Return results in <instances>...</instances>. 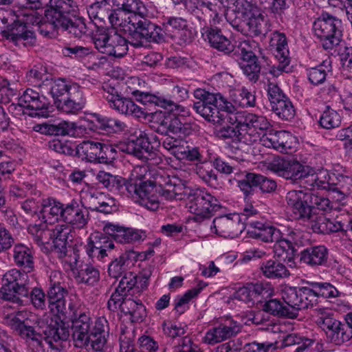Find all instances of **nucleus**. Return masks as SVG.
<instances>
[{"mask_svg":"<svg viewBox=\"0 0 352 352\" xmlns=\"http://www.w3.org/2000/svg\"><path fill=\"white\" fill-rule=\"evenodd\" d=\"M188 208L196 221L208 219L221 208L220 201L204 188H197L188 196Z\"/></svg>","mask_w":352,"mask_h":352,"instance_id":"11","label":"nucleus"},{"mask_svg":"<svg viewBox=\"0 0 352 352\" xmlns=\"http://www.w3.org/2000/svg\"><path fill=\"white\" fill-rule=\"evenodd\" d=\"M343 30L342 20L327 12H322L313 23L314 36L326 51H331L340 45Z\"/></svg>","mask_w":352,"mask_h":352,"instance_id":"5","label":"nucleus"},{"mask_svg":"<svg viewBox=\"0 0 352 352\" xmlns=\"http://www.w3.org/2000/svg\"><path fill=\"white\" fill-rule=\"evenodd\" d=\"M239 114L232 121L237 122L242 126L243 144L252 145L261 141L262 136L270 127L271 124L267 119L262 116L250 113L247 111H238Z\"/></svg>","mask_w":352,"mask_h":352,"instance_id":"9","label":"nucleus"},{"mask_svg":"<svg viewBox=\"0 0 352 352\" xmlns=\"http://www.w3.org/2000/svg\"><path fill=\"white\" fill-rule=\"evenodd\" d=\"M238 50V54L241 56L240 68L250 81L256 82L259 78L261 67L258 57L252 51L250 41L245 40L239 42Z\"/></svg>","mask_w":352,"mask_h":352,"instance_id":"18","label":"nucleus"},{"mask_svg":"<svg viewBox=\"0 0 352 352\" xmlns=\"http://www.w3.org/2000/svg\"><path fill=\"white\" fill-rule=\"evenodd\" d=\"M85 128L78 126L76 123L69 121H61L58 124H44L40 126L39 131L45 135L56 136H80Z\"/></svg>","mask_w":352,"mask_h":352,"instance_id":"34","label":"nucleus"},{"mask_svg":"<svg viewBox=\"0 0 352 352\" xmlns=\"http://www.w3.org/2000/svg\"><path fill=\"white\" fill-rule=\"evenodd\" d=\"M288 291L287 297L289 302L304 309L316 305L319 297L332 298L340 294L336 287L327 282H307L305 286L289 289Z\"/></svg>","mask_w":352,"mask_h":352,"instance_id":"2","label":"nucleus"},{"mask_svg":"<svg viewBox=\"0 0 352 352\" xmlns=\"http://www.w3.org/2000/svg\"><path fill=\"white\" fill-rule=\"evenodd\" d=\"M65 204L56 201L53 198L44 199L41 203V209L39 211L38 218L45 223L53 224L58 219L62 220Z\"/></svg>","mask_w":352,"mask_h":352,"instance_id":"37","label":"nucleus"},{"mask_svg":"<svg viewBox=\"0 0 352 352\" xmlns=\"http://www.w3.org/2000/svg\"><path fill=\"white\" fill-rule=\"evenodd\" d=\"M152 98L155 100V106L163 108L173 113L175 116L179 117L180 116L184 117L188 114V111L184 107L166 96H158V97H153Z\"/></svg>","mask_w":352,"mask_h":352,"instance_id":"56","label":"nucleus"},{"mask_svg":"<svg viewBox=\"0 0 352 352\" xmlns=\"http://www.w3.org/2000/svg\"><path fill=\"white\" fill-rule=\"evenodd\" d=\"M35 317L30 311L22 310L8 318L11 329L28 345L30 352H45L42 336L32 325V318Z\"/></svg>","mask_w":352,"mask_h":352,"instance_id":"7","label":"nucleus"},{"mask_svg":"<svg viewBox=\"0 0 352 352\" xmlns=\"http://www.w3.org/2000/svg\"><path fill=\"white\" fill-rule=\"evenodd\" d=\"M274 243L273 250L277 258L287 263L294 262L298 250L284 238L283 232L280 234L279 239Z\"/></svg>","mask_w":352,"mask_h":352,"instance_id":"45","label":"nucleus"},{"mask_svg":"<svg viewBox=\"0 0 352 352\" xmlns=\"http://www.w3.org/2000/svg\"><path fill=\"white\" fill-rule=\"evenodd\" d=\"M58 276L60 274L54 272L50 277L49 288L47 292L48 307L50 311L55 315L66 316L68 311L66 310L65 298L68 292L63 283L56 280Z\"/></svg>","mask_w":352,"mask_h":352,"instance_id":"16","label":"nucleus"},{"mask_svg":"<svg viewBox=\"0 0 352 352\" xmlns=\"http://www.w3.org/2000/svg\"><path fill=\"white\" fill-rule=\"evenodd\" d=\"M94 118L96 127L107 133L122 131L126 127L124 122L98 113H94Z\"/></svg>","mask_w":352,"mask_h":352,"instance_id":"50","label":"nucleus"},{"mask_svg":"<svg viewBox=\"0 0 352 352\" xmlns=\"http://www.w3.org/2000/svg\"><path fill=\"white\" fill-rule=\"evenodd\" d=\"M285 200L297 219L309 220L315 212L311 205V192L290 190L287 193Z\"/></svg>","mask_w":352,"mask_h":352,"instance_id":"17","label":"nucleus"},{"mask_svg":"<svg viewBox=\"0 0 352 352\" xmlns=\"http://www.w3.org/2000/svg\"><path fill=\"white\" fill-rule=\"evenodd\" d=\"M43 333L45 341L51 346L54 342L67 340L70 336L69 324L58 316L50 319Z\"/></svg>","mask_w":352,"mask_h":352,"instance_id":"30","label":"nucleus"},{"mask_svg":"<svg viewBox=\"0 0 352 352\" xmlns=\"http://www.w3.org/2000/svg\"><path fill=\"white\" fill-rule=\"evenodd\" d=\"M111 46L104 50V54L116 58H120L128 52V43L125 38L113 31L110 35Z\"/></svg>","mask_w":352,"mask_h":352,"instance_id":"49","label":"nucleus"},{"mask_svg":"<svg viewBox=\"0 0 352 352\" xmlns=\"http://www.w3.org/2000/svg\"><path fill=\"white\" fill-rule=\"evenodd\" d=\"M242 329V325L232 318H222L208 330L203 341L210 345L226 341L236 336Z\"/></svg>","mask_w":352,"mask_h":352,"instance_id":"15","label":"nucleus"},{"mask_svg":"<svg viewBox=\"0 0 352 352\" xmlns=\"http://www.w3.org/2000/svg\"><path fill=\"white\" fill-rule=\"evenodd\" d=\"M47 224L43 221L40 224L30 225L28 228L29 234L38 245L48 244L52 239V229L47 227Z\"/></svg>","mask_w":352,"mask_h":352,"instance_id":"54","label":"nucleus"},{"mask_svg":"<svg viewBox=\"0 0 352 352\" xmlns=\"http://www.w3.org/2000/svg\"><path fill=\"white\" fill-rule=\"evenodd\" d=\"M130 34L134 37L144 39L146 42L162 43L164 42L161 26L152 22L144 15L128 16Z\"/></svg>","mask_w":352,"mask_h":352,"instance_id":"12","label":"nucleus"},{"mask_svg":"<svg viewBox=\"0 0 352 352\" xmlns=\"http://www.w3.org/2000/svg\"><path fill=\"white\" fill-rule=\"evenodd\" d=\"M0 32L3 38L18 45L21 42L33 44L35 34L21 20L15 19L12 12L0 9Z\"/></svg>","mask_w":352,"mask_h":352,"instance_id":"8","label":"nucleus"},{"mask_svg":"<svg viewBox=\"0 0 352 352\" xmlns=\"http://www.w3.org/2000/svg\"><path fill=\"white\" fill-rule=\"evenodd\" d=\"M329 176L326 170L316 172L309 166H304L303 173L298 179L300 186L303 188L313 190L317 189H327L329 188Z\"/></svg>","mask_w":352,"mask_h":352,"instance_id":"31","label":"nucleus"},{"mask_svg":"<svg viewBox=\"0 0 352 352\" xmlns=\"http://www.w3.org/2000/svg\"><path fill=\"white\" fill-rule=\"evenodd\" d=\"M195 171L200 179L210 186L217 185V175L210 164L201 162L196 165Z\"/></svg>","mask_w":352,"mask_h":352,"instance_id":"62","label":"nucleus"},{"mask_svg":"<svg viewBox=\"0 0 352 352\" xmlns=\"http://www.w3.org/2000/svg\"><path fill=\"white\" fill-rule=\"evenodd\" d=\"M250 237L265 243H274L280 237L282 232L274 226L258 221L251 229H248Z\"/></svg>","mask_w":352,"mask_h":352,"instance_id":"40","label":"nucleus"},{"mask_svg":"<svg viewBox=\"0 0 352 352\" xmlns=\"http://www.w3.org/2000/svg\"><path fill=\"white\" fill-rule=\"evenodd\" d=\"M240 218L233 214L230 215L220 216L213 220V226L211 229H214L215 233L221 236L233 237L237 235L239 232H241L240 226Z\"/></svg>","mask_w":352,"mask_h":352,"instance_id":"36","label":"nucleus"},{"mask_svg":"<svg viewBox=\"0 0 352 352\" xmlns=\"http://www.w3.org/2000/svg\"><path fill=\"white\" fill-rule=\"evenodd\" d=\"M227 116L226 119L229 124L224 125L216 130L217 136L221 140H231L232 142H239L243 143V136H242V126L234 120L239 114L238 111L236 110L234 106V109L232 112H226Z\"/></svg>","mask_w":352,"mask_h":352,"instance_id":"35","label":"nucleus"},{"mask_svg":"<svg viewBox=\"0 0 352 352\" xmlns=\"http://www.w3.org/2000/svg\"><path fill=\"white\" fill-rule=\"evenodd\" d=\"M293 138L292 135L287 131L270 130L262 136L261 144L265 147L287 153L292 147Z\"/></svg>","mask_w":352,"mask_h":352,"instance_id":"32","label":"nucleus"},{"mask_svg":"<svg viewBox=\"0 0 352 352\" xmlns=\"http://www.w3.org/2000/svg\"><path fill=\"white\" fill-rule=\"evenodd\" d=\"M67 318L72 322V338L74 347L87 349L89 346L94 322L88 312L75 302H69Z\"/></svg>","mask_w":352,"mask_h":352,"instance_id":"6","label":"nucleus"},{"mask_svg":"<svg viewBox=\"0 0 352 352\" xmlns=\"http://www.w3.org/2000/svg\"><path fill=\"white\" fill-rule=\"evenodd\" d=\"M19 101L21 105L33 111L30 113L31 116L47 118L50 116V102L43 94L33 89H27Z\"/></svg>","mask_w":352,"mask_h":352,"instance_id":"19","label":"nucleus"},{"mask_svg":"<svg viewBox=\"0 0 352 352\" xmlns=\"http://www.w3.org/2000/svg\"><path fill=\"white\" fill-rule=\"evenodd\" d=\"M57 103L56 107L58 111L67 114H78L86 104L83 88L80 85H74L69 96Z\"/></svg>","mask_w":352,"mask_h":352,"instance_id":"27","label":"nucleus"},{"mask_svg":"<svg viewBox=\"0 0 352 352\" xmlns=\"http://www.w3.org/2000/svg\"><path fill=\"white\" fill-rule=\"evenodd\" d=\"M166 119L170 133L177 135L179 138L189 136L197 129L196 124L186 122H183L178 116Z\"/></svg>","mask_w":352,"mask_h":352,"instance_id":"48","label":"nucleus"},{"mask_svg":"<svg viewBox=\"0 0 352 352\" xmlns=\"http://www.w3.org/2000/svg\"><path fill=\"white\" fill-rule=\"evenodd\" d=\"M50 6L45 10V18L53 25L64 21L69 15H75L77 4L74 0H50Z\"/></svg>","mask_w":352,"mask_h":352,"instance_id":"21","label":"nucleus"},{"mask_svg":"<svg viewBox=\"0 0 352 352\" xmlns=\"http://www.w3.org/2000/svg\"><path fill=\"white\" fill-rule=\"evenodd\" d=\"M113 248L114 243L112 240L103 234H96L90 237L85 245L87 254L94 263L107 261Z\"/></svg>","mask_w":352,"mask_h":352,"instance_id":"20","label":"nucleus"},{"mask_svg":"<svg viewBox=\"0 0 352 352\" xmlns=\"http://www.w3.org/2000/svg\"><path fill=\"white\" fill-rule=\"evenodd\" d=\"M104 97L109 107L121 114L133 116L137 118L146 119L148 113L138 106L132 99L124 97L118 89L110 85L103 87Z\"/></svg>","mask_w":352,"mask_h":352,"instance_id":"13","label":"nucleus"},{"mask_svg":"<svg viewBox=\"0 0 352 352\" xmlns=\"http://www.w3.org/2000/svg\"><path fill=\"white\" fill-rule=\"evenodd\" d=\"M161 28L164 42L166 37H169L177 45L184 46L190 43L193 40L192 32L188 28V22L182 17L166 18Z\"/></svg>","mask_w":352,"mask_h":352,"instance_id":"14","label":"nucleus"},{"mask_svg":"<svg viewBox=\"0 0 352 352\" xmlns=\"http://www.w3.org/2000/svg\"><path fill=\"white\" fill-rule=\"evenodd\" d=\"M70 229L65 225H57L55 228L52 229V251L53 252L58 251L68 245V237Z\"/></svg>","mask_w":352,"mask_h":352,"instance_id":"57","label":"nucleus"},{"mask_svg":"<svg viewBox=\"0 0 352 352\" xmlns=\"http://www.w3.org/2000/svg\"><path fill=\"white\" fill-rule=\"evenodd\" d=\"M340 124L341 116L336 111L329 107L322 112L319 120L320 126L328 130L337 128Z\"/></svg>","mask_w":352,"mask_h":352,"instance_id":"60","label":"nucleus"},{"mask_svg":"<svg viewBox=\"0 0 352 352\" xmlns=\"http://www.w3.org/2000/svg\"><path fill=\"white\" fill-rule=\"evenodd\" d=\"M31 285L26 272L11 269L3 276L0 289L1 298L17 306H24L29 299Z\"/></svg>","mask_w":352,"mask_h":352,"instance_id":"3","label":"nucleus"},{"mask_svg":"<svg viewBox=\"0 0 352 352\" xmlns=\"http://www.w3.org/2000/svg\"><path fill=\"white\" fill-rule=\"evenodd\" d=\"M46 87H49V91L54 99L55 106L57 105V102L62 100L69 96V91H71V88L74 85H79L76 82L67 81L63 78H58L54 81L47 80Z\"/></svg>","mask_w":352,"mask_h":352,"instance_id":"43","label":"nucleus"},{"mask_svg":"<svg viewBox=\"0 0 352 352\" xmlns=\"http://www.w3.org/2000/svg\"><path fill=\"white\" fill-rule=\"evenodd\" d=\"M79 250L76 247L72 245H67L54 253L62 260L63 262L68 264L71 270L75 271V267L77 265L79 256Z\"/></svg>","mask_w":352,"mask_h":352,"instance_id":"59","label":"nucleus"},{"mask_svg":"<svg viewBox=\"0 0 352 352\" xmlns=\"http://www.w3.org/2000/svg\"><path fill=\"white\" fill-rule=\"evenodd\" d=\"M100 142L83 141L76 146V155L90 162H96Z\"/></svg>","mask_w":352,"mask_h":352,"instance_id":"51","label":"nucleus"},{"mask_svg":"<svg viewBox=\"0 0 352 352\" xmlns=\"http://www.w3.org/2000/svg\"><path fill=\"white\" fill-rule=\"evenodd\" d=\"M296 289V287H285L282 291V298L287 306L277 299H271L266 301L263 306V311L273 316L286 317L288 318H296L298 316V311L303 310V308H298V306L292 304L287 300V289Z\"/></svg>","mask_w":352,"mask_h":352,"instance_id":"22","label":"nucleus"},{"mask_svg":"<svg viewBox=\"0 0 352 352\" xmlns=\"http://www.w3.org/2000/svg\"><path fill=\"white\" fill-rule=\"evenodd\" d=\"M125 316H129V320L133 323H141L147 316L146 307L141 300H128L123 306L122 311Z\"/></svg>","mask_w":352,"mask_h":352,"instance_id":"46","label":"nucleus"},{"mask_svg":"<svg viewBox=\"0 0 352 352\" xmlns=\"http://www.w3.org/2000/svg\"><path fill=\"white\" fill-rule=\"evenodd\" d=\"M235 28L243 35L250 37L265 36L270 31L269 20L261 12Z\"/></svg>","mask_w":352,"mask_h":352,"instance_id":"28","label":"nucleus"},{"mask_svg":"<svg viewBox=\"0 0 352 352\" xmlns=\"http://www.w3.org/2000/svg\"><path fill=\"white\" fill-rule=\"evenodd\" d=\"M131 190L128 197H132L149 210L155 211L160 207V197L166 200L176 199L184 190L181 180L170 176L164 171L157 172L153 180L131 179Z\"/></svg>","mask_w":352,"mask_h":352,"instance_id":"1","label":"nucleus"},{"mask_svg":"<svg viewBox=\"0 0 352 352\" xmlns=\"http://www.w3.org/2000/svg\"><path fill=\"white\" fill-rule=\"evenodd\" d=\"M300 261L311 267L327 266L329 250L322 245L309 246L300 252Z\"/></svg>","mask_w":352,"mask_h":352,"instance_id":"33","label":"nucleus"},{"mask_svg":"<svg viewBox=\"0 0 352 352\" xmlns=\"http://www.w3.org/2000/svg\"><path fill=\"white\" fill-rule=\"evenodd\" d=\"M194 96L197 101L193 103V109L209 122H219L223 116L220 111L232 112L234 105L221 94H212L203 89H197Z\"/></svg>","mask_w":352,"mask_h":352,"instance_id":"4","label":"nucleus"},{"mask_svg":"<svg viewBox=\"0 0 352 352\" xmlns=\"http://www.w3.org/2000/svg\"><path fill=\"white\" fill-rule=\"evenodd\" d=\"M105 234L111 236L120 243H131L144 241L146 238L145 231L121 226L118 224L107 223L103 228Z\"/></svg>","mask_w":352,"mask_h":352,"instance_id":"24","label":"nucleus"},{"mask_svg":"<svg viewBox=\"0 0 352 352\" xmlns=\"http://www.w3.org/2000/svg\"><path fill=\"white\" fill-rule=\"evenodd\" d=\"M316 342V340L314 338H307L296 333H289L283 338L282 346L297 345L294 352H305Z\"/></svg>","mask_w":352,"mask_h":352,"instance_id":"52","label":"nucleus"},{"mask_svg":"<svg viewBox=\"0 0 352 352\" xmlns=\"http://www.w3.org/2000/svg\"><path fill=\"white\" fill-rule=\"evenodd\" d=\"M205 286H206L205 285H204L202 283H199L197 287L188 290L182 296L177 297L175 300L174 309L179 314H182L184 313L189 308V306H188L189 302L192 298L197 297L198 296V294L200 293V292L201 291V289Z\"/></svg>","mask_w":352,"mask_h":352,"instance_id":"58","label":"nucleus"},{"mask_svg":"<svg viewBox=\"0 0 352 352\" xmlns=\"http://www.w3.org/2000/svg\"><path fill=\"white\" fill-rule=\"evenodd\" d=\"M263 175L254 173H248L244 179L239 180L238 186L245 197L253 193L254 187H259Z\"/></svg>","mask_w":352,"mask_h":352,"instance_id":"61","label":"nucleus"},{"mask_svg":"<svg viewBox=\"0 0 352 352\" xmlns=\"http://www.w3.org/2000/svg\"><path fill=\"white\" fill-rule=\"evenodd\" d=\"M203 36L210 46L226 55L236 56L239 54L238 46L235 45L229 38L223 35L221 30L217 28L206 27L204 29Z\"/></svg>","mask_w":352,"mask_h":352,"instance_id":"26","label":"nucleus"},{"mask_svg":"<svg viewBox=\"0 0 352 352\" xmlns=\"http://www.w3.org/2000/svg\"><path fill=\"white\" fill-rule=\"evenodd\" d=\"M74 278L78 283H83L87 285L94 286L100 280V272L96 267L85 265L80 269L74 271Z\"/></svg>","mask_w":352,"mask_h":352,"instance_id":"47","label":"nucleus"},{"mask_svg":"<svg viewBox=\"0 0 352 352\" xmlns=\"http://www.w3.org/2000/svg\"><path fill=\"white\" fill-rule=\"evenodd\" d=\"M53 27L59 28L62 31L67 32L76 38H80L87 32L86 25L83 21L80 19L72 20L69 16Z\"/></svg>","mask_w":352,"mask_h":352,"instance_id":"53","label":"nucleus"},{"mask_svg":"<svg viewBox=\"0 0 352 352\" xmlns=\"http://www.w3.org/2000/svg\"><path fill=\"white\" fill-rule=\"evenodd\" d=\"M284 238L290 243L295 248L305 246L309 241L307 234L300 229L287 228L285 232H283Z\"/></svg>","mask_w":352,"mask_h":352,"instance_id":"64","label":"nucleus"},{"mask_svg":"<svg viewBox=\"0 0 352 352\" xmlns=\"http://www.w3.org/2000/svg\"><path fill=\"white\" fill-rule=\"evenodd\" d=\"M154 145H151L148 134L141 131L135 140L130 141L126 146V152L143 162L155 160L157 153L153 151Z\"/></svg>","mask_w":352,"mask_h":352,"instance_id":"25","label":"nucleus"},{"mask_svg":"<svg viewBox=\"0 0 352 352\" xmlns=\"http://www.w3.org/2000/svg\"><path fill=\"white\" fill-rule=\"evenodd\" d=\"M317 325L324 332L329 342L336 345L351 339L349 326L337 320L332 312L327 309H319L316 320Z\"/></svg>","mask_w":352,"mask_h":352,"instance_id":"10","label":"nucleus"},{"mask_svg":"<svg viewBox=\"0 0 352 352\" xmlns=\"http://www.w3.org/2000/svg\"><path fill=\"white\" fill-rule=\"evenodd\" d=\"M233 6L234 7V10L241 14L247 21L261 12L257 6L247 0H235Z\"/></svg>","mask_w":352,"mask_h":352,"instance_id":"63","label":"nucleus"},{"mask_svg":"<svg viewBox=\"0 0 352 352\" xmlns=\"http://www.w3.org/2000/svg\"><path fill=\"white\" fill-rule=\"evenodd\" d=\"M144 82H142L138 77H131L126 81L129 92L136 97L137 100L146 105H154L155 100L153 97H158L159 95L152 94L141 90Z\"/></svg>","mask_w":352,"mask_h":352,"instance_id":"44","label":"nucleus"},{"mask_svg":"<svg viewBox=\"0 0 352 352\" xmlns=\"http://www.w3.org/2000/svg\"><path fill=\"white\" fill-rule=\"evenodd\" d=\"M270 107L271 110L281 120L290 121L295 116L294 107L288 97Z\"/></svg>","mask_w":352,"mask_h":352,"instance_id":"55","label":"nucleus"},{"mask_svg":"<svg viewBox=\"0 0 352 352\" xmlns=\"http://www.w3.org/2000/svg\"><path fill=\"white\" fill-rule=\"evenodd\" d=\"M96 179L109 191L122 196L128 197L129 190L132 189L131 179L126 180L120 175H113L104 170H100L97 173Z\"/></svg>","mask_w":352,"mask_h":352,"instance_id":"29","label":"nucleus"},{"mask_svg":"<svg viewBox=\"0 0 352 352\" xmlns=\"http://www.w3.org/2000/svg\"><path fill=\"white\" fill-rule=\"evenodd\" d=\"M260 269L263 275L270 279L285 278L290 275L285 265L274 259L263 261Z\"/></svg>","mask_w":352,"mask_h":352,"instance_id":"42","label":"nucleus"},{"mask_svg":"<svg viewBox=\"0 0 352 352\" xmlns=\"http://www.w3.org/2000/svg\"><path fill=\"white\" fill-rule=\"evenodd\" d=\"M12 258L17 267L27 270L28 272L33 270V254L28 246L22 243L15 244L12 250Z\"/></svg>","mask_w":352,"mask_h":352,"instance_id":"41","label":"nucleus"},{"mask_svg":"<svg viewBox=\"0 0 352 352\" xmlns=\"http://www.w3.org/2000/svg\"><path fill=\"white\" fill-rule=\"evenodd\" d=\"M107 327V320L105 318H99L95 320L89 340V346L94 351L105 352L108 336Z\"/></svg>","mask_w":352,"mask_h":352,"instance_id":"38","label":"nucleus"},{"mask_svg":"<svg viewBox=\"0 0 352 352\" xmlns=\"http://www.w3.org/2000/svg\"><path fill=\"white\" fill-rule=\"evenodd\" d=\"M111 0H94L87 7L89 19L98 26L107 24L109 14L112 12Z\"/></svg>","mask_w":352,"mask_h":352,"instance_id":"39","label":"nucleus"},{"mask_svg":"<svg viewBox=\"0 0 352 352\" xmlns=\"http://www.w3.org/2000/svg\"><path fill=\"white\" fill-rule=\"evenodd\" d=\"M89 219L88 209L80 205L77 201L73 199L65 204L62 221L70 225L74 229L80 230L86 228Z\"/></svg>","mask_w":352,"mask_h":352,"instance_id":"23","label":"nucleus"}]
</instances>
